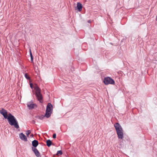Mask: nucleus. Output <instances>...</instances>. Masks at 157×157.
Instances as JSON below:
<instances>
[{
    "instance_id": "nucleus-17",
    "label": "nucleus",
    "mask_w": 157,
    "mask_h": 157,
    "mask_svg": "<svg viewBox=\"0 0 157 157\" xmlns=\"http://www.w3.org/2000/svg\"><path fill=\"white\" fill-rule=\"evenodd\" d=\"M53 138L54 139L56 138V133L53 134Z\"/></svg>"
},
{
    "instance_id": "nucleus-19",
    "label": "nucleus",
    "mask_w": 157,
    "mask_h": 157,
    "mask_svg": "<svg viewBox=\"0 0 157 157\" xmlns=\"http://www.w3.org/2000/svg\"><path fill=\"white\" fill-rule=\"evenodd\" d=\"M32 123L33 124H35V121L34 120H33L32 121Z\"/></svg>"
},
{
    "instance_id": "nucleus-10",
    "label": "nucleus",
    "mask_w": 157,
    "mask_h": 157,
    "mask_svg": "<svg viewBox=\"0 0 157 157\" xmlns=\"http://www.w3.org/2000/svg\"><path fill=\"white\" fill-rule=\"evenodd\" d=\"M77 7L78 10L80 11L82 10V5L80 2H78L77 4Z\"/></svg>"
},
{
    "instance_id": "nucleus-9",
    "label": "nucleus",
    "mask_w": 157,
    "mask_h": 157,
    "mask_svg": "<svg viewBox=\"0 0 157 157\" xmlns=\"http://www.w3.org/2000/svg\"><path fill=\"white\" fill-rule=\"evenodd\" d=\"M38 145V142L36 140H34L32 142V145L33 147L36 148Z\"/></svg>"
},
{
    "instance_id": "nucleus-7",
    "label": "nucleus",
    "mask_w": 157,
    "mask_h": 157,
    "mask_svg": "<svg viewBox=\"0 0 157 157\" xmlns=\"http://www.w3.org/2000/svg\"><path fill=\"white\" fill-rule=\"evenodd\" d=\"M32 149L36 157H41V155L39 151L36 148L32 147Z\"/></svg>"
},
{
    "instance_id": "nucleus-2",
    "label": "nucleus",
    "mask_w": 157,
    "mask_h": 157,
    "mask_svg": "<svg viewBox=\"0 0 157 157\" xmlns=\"http://www.w3.org/2000/svg\"><path fill=\"white\" fill-rule=\"evenodd\" d=\"M114 126L118 138L121 140L123 139L124 138V132L121 126L119 123H116L114 124Z\"/></svg>"
},
{
    "instance_id": "nucleus-20",
    "label": "nucleus",
    "mask_w": 157,
    "mask_h": 157,
    "mask_svg": "<svg viewBox=\"0 0 157 157\" xmlns=\"http://www.w3.org/2000/svg\"><path fill=\"white\" fill-rule=\"evenodd\" d=\"M33 134H32L31 135H30V136L31 137H33Z\"/></svg>"
},
{
    "instance_id": "nucleus-8",
    "label": "nucleus",
    "mask_w": 157,
    "mask_h": 157,
    "mask_svg": "<svg viewBox=\"0 0 157 157\" xmlns=\"http://www.w3.org/2000/svg\"><path fill=\"white\" fill-rule=\"evenodd\" d=\"M19 137L22 140H23L25 141H26L27 140V139L26 136L23 134L21 133L19 134Z\"/></svg>"
},
{
    "instance_id": "nucleus-14",
    "label": "nucleus",
    "mask_w": 157,
    "mask_h": 157,
    "mask_svg": "<svg viewBox=\"0 0 157 157\" xmlns=\"http://www.w3.org/2000/svg\"><path fill=\"white\" fill-rule=\"evenodd\" d=\"M30 57H31V60L32 61H33V56L32 53H31L30 49Z\"/></svg>"
},
{
    "instance_id": "nucleus-11",
    "label": "nucleus",
    "mask_w": 157,
    "mask_h": 157,
    "mask_svg": "<svg viewBox=\"0 0 157 157\" xmlns=\"http://www.w3.org/2000/svg\"><path fill=\"white\" fill-rule=\"evenodd\" d=\"M47 145L48 147H50L52 144L51 141L50 140H47L46 141Z\"/></svg>"
},
{
    "instance_id": "nucleus-16",
    "label": "nucleus",
    "mask_w": 157,
    "mask_h": 157,
    "mask_svg": "<svg viewBox=\"0 0 157 157\" xmlns=\"http://www.w3.org/2000/svg\"><path fill=\"white\" fill-rule=\"evenodd\" d=\"M25 77L28 79H29L30 77L27 73L25 74Z\"/></svg>"
},
{
    "instance_id": "nucleus-1",
    "label": "nucleus",
    "mask_w": 157,
    "mask_h": 157,
    "mask_svg": "<svg viewBox=\"0 0 157 157\" xmlns=\"http://www.w3.org/2000/svg\"><path fill=\"white\" fill-rule=\"evenodd\" d=\"M0 113L5 118L7 119L9 124L11 125H13L17 129L19 128L16 118L11 113H9L8 114L7 111L3 108H2L0 110Z\"/></svg>"
},
{
    "instance_id": "nucleus-6",
    "label": "nucleus",
    "mask_w": 157,
    "mask_h": 157,
    "mask_svg": "<svg viewBox=\"0 0 157 157\" xmlns=\"http://www.w3.org/2000/svg\"><path fill=\"white\" fill-rule=\"evenodd\" d=\"M27 106L29 109H34L35 106H36V104L33 103L32 101H31L28 102L27 104Z\"/></svg>"
},
{
    "instance_id": "nucleus-5",
    "label": "nucleus",
    "mask_w": 157,
    "mask_h": 157,
    "mask_svg": "<svg viewBox=\"0 0 157 157\" xmlns=\"http://www.w3.org/2000/svg\"><path fill=\"white\" fill-rule=\"evenodd\" d=\"M103 82L105 85L114 84L115 83V82L113 79L109 77L105 78L103 80Z\"/></svg>"
},
{
    "instance_id": "nucleus-21",
    "label": "nucleus",
    "mask_w": 157,
    "mask_h": 157,
    "mask_svg": "<svg viewBox=\"0 0 157 157\" xmlns=\"http://www.w3.org/2000/svg\"><path fill=\"white\" fill-rule=\"evenodd\" d=\"M88 22L89 23H90L91 22V21L90 20H88Z\"/></svg>"
},
{
    "instance_id": "nucleus-13",
    "label": "nucleus",
    "mask_w": 157,
    "mask_h": 157,
    "mask_svg": "<svg viewBox=\"0 0 157 157\" xmlns=\"http://www.w3.org/2000/svg\"><path fill=\"white\" fill-rule=\"evenodd\" d=\"M31 132L30 130H27L26 132V134L27 136H29V135L31 133Z\"/></svg>"
},
{
    "instance_id": "nucleus-4",
    "label": "nucleus",
    "mask_w": 157,
    "mask_h": 157,
    "mask_svg": "<svg viewBox=\"0 0 157 157\" xmlns=\"http://www.w3.org/2000/svg\"><path fill=\"white\" fill-rule=\"evenodd\" d=\"M53 106L50 103H48L47 106L45 116L47 118L49 117L51 114L52 111V110Z\"/></svg>"
},
{
    "instance_id": "nucleus-3",
    "label": "nucleus",
    "mask_w": 157,
    "mask_h": 157,
    "mask_svg": "<svg viewBox=\"0 0 157 157\" xmlns=\"http://www.w3.org/2000/svg\"><path fill=\"white\" fill-rule=\"evenodd\" d=\"M34 88L35 90H36L35 95L37 99L40 102H43V98L42 94L41 93L40 89L36 84L34 85Z\"/></svg>"
},
{
    "instance_id": "nucleus-18",
    "label": "nucleus",
    "mask_w": 157,
    "mask_h": 157,
    "mask_svg": "<svg viewBox=\"0 0 157 157\" xmlns=\"http://www.w3.org/2000/svg\"><path fill=\"white\" fill-rule=\"evenodd\" d=\"M30 87L32 88H33V84L32 83H30Z\"/></svg>"
},
{
    "instance_id": "nucleus-15",
    "label": "nucleus",
    "mask_w": 157,
    "mask_h": 157,
    "mask_svg": "<svg viewBox=\"0 0 157 157\" xmlns=\"http://www.w3.org/2000/svg\"><path fill=\"white\" fill-rule=\"evenodd\" d=\"M62 154H63V152L61 150H59L57 151V155L59 154L61 155H62Z\"/></svg>"
},
{
    "instance_id": "nucleus-12",
    "label": "nucleus",
    "mask_w": 157,
    "mask_h": 157,
    "mask_svg": "<svg viewBox=\"0 0 157 157\" xmlns=\"http://www.w3.org/2000/svg\"><path fill=\"white\" fill-rule=\"evenodd\" d=\"M45 115L44 116L43 115H42L40 116H37L36 117V118H37L39 119H40V120H42L45 117Z\"/></svg>"
}]
</instances>
